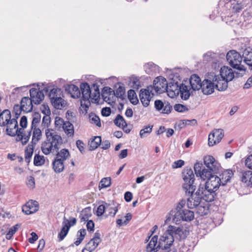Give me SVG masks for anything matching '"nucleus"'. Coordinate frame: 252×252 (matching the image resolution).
Segmentation results:
<instances>
[{
  "label": "nucleus",
  "mask_w": 252,
  "mask_h": 252,
  "mask_svg": "<svg viewBox=\"0 0 252 252\" xmlns=\"http://www.w3.org/2000/svg\"><path fill=\"white\" fill-rule=\"evenodd\" d=\"M185 162L184 160L179 159L174 162L172 164V167L173 168H177L181 167L184 165Z\"/></svg>",
  "instance_id": "61"
},
{
  "label": "nucleus",
  "mask_w": 252,
  "mask_h": 252,
  "mask_svg": "<svg viewBox=\"0 0 252 252\" xmlns=\"http://www.w3.org/2000/svg\"><path fill=\"white\" fill-rule=\"evenodd\" d=\"M227 4L230 3V9L233 12H239L244 7V4L241 2L236 0H226Z\"/></svg>",
  "instance_id": "28"
},
{
  "label": "nucleus",
  "mask_w": 252,
  "mask_h": 252,
  "mask_svg": "<svg viewBox=\"0 0 252 252\" xmlns=\"http://www.w3.org/2000/svg\"><path fill=\"white\" fill-rule=\"evenodd\" d=\"M53 106L57 109H62L66 105V102L61 97H59L57 99L51 102Z\"/></svg>",
  "instance_id": "39"
},
{
  "label": "nucleus",
  "mask_w": 252,
  "mask_h": 252,
  "mask_svg": "<svg viewBox=\"0 0 252 252\" xmlns=\"http://www.w3.org/2000/svg\"><path fill=\"white\" fill-rule=\"evenodd\" d=\"M33 152V147L32 146H28L25 152V161L27 163H29L31 158L32 156Z\"/></svg>",
  "instance_id": "49"
},
{
  "label": "nucleus",
  "mask_w": 252,
  "mask_h": 252,
  "mask_svg": "<svg viewBox=\"0 0 252 252\" xmlns=\"http://www.w3.org/2000/svg\"><path fill=\"white\" fill-rule=\"evenodd\" d=\"M204 163L205 167L200 162H196L194 164L195 174L204 180H207L204 185L216 191L221 185L220 177L216 175L219 171L220 164L211 156L204 158Z\"/></svg>",
  "instance_id": "1"
},
{
  "label": "nucleus",
  "mask_w": 252,
  "mask_h": 252,
  "mask_svg": "<svg viewBox=\"0 0 252 252\" xmlns=\"http://www.w3.org/2000/svg\"><path fill=\"white\" fill-rule=\"evenodd\" d=\"M189 84L191 89L193 91H196L201 89L202 83L201 82V79L198 76L193 74L190 78Z\"/></svg>",
  "instance_id": "26"
},
{
  "label": "nucleus",
  "mask_w": 252,
  "mask_h": 252,
  "mask_svg": "<svg viewBox=\"0 0 252 252\" xmlns=\"http://www.w3.org/2000/svg\"><path fill=\"white\" fill-rule=\"evenodd\" d=\"M92 216L91 207H87L84 209L80 215L81 221H88V219Z\"/></svg>",
  "instance_id": "43"
},
{
  "label": "nucleus",
  "mask_w": 252,
  "mask_h": 252,
  "mask_svg": "<svg viewBox=\"0 0 252 252\" xmlns=\"http://www.w3.org/2000/svg\"><path fill=\"white\" fill-rule=\"evenodd\" d=\"M227 80L221 76L215 74L214 82H215L216 88L219 91H223L225 90L228 87Z\"/></svg>",
  "instance_id": "20"
},
{
  "label": "nucleus",
  "mask_w": 252,
  "mask_h": 252,
  "mask_svg": "<svg viewBox=\"0 0 252 252\" xmlns=\"http://www.w3.org/2000/svg\"><path fill=\"white\" fill-rule=\"evenodd\" d=\"M158 239V236L157 235H155L152 238L146 247L148 252H156L158 251V248H159L158 245H157Z\"/></svg>",
  "instance_id": "32"
},
{
  "label": "nucleus",
  "mask_w": 252,
  "mask_h": 252,
  "mask_svg": "<svg viewBox=\"0 0 252 252\" xmlns=\"http://www.w3.org/2000/svg\"><path fill=\"white\" fill-rule=\"evenodd\" d=\"M27 184L30 188L33 189L35 185L34 178L32 176H30L28 178Z\"/></svg>",
  "instance_id": "62"
},
{
  "label": "nucleus",
  "mask_w": 252,
  "mask_h": 252,
  "mask_svg": "<svg viewBox=\"0 0 252 252\" xmlns=\"http://www.w3.org/2000/svg\"><path fill=\"white\" fill-rule=\"evenodd\" d=\"M217 54L212 52H208L203 55V62L205 63L212 62L215 63L216 60Z\"/></svg>",
  "instance_id": "41"
},
{
  "label": "nucleus",
  "mask_w": 252,
  "mask_h": 252,
  "mask_svg": "<svg viewBox=\"0 0 252 252\" xmlns=\"http://www.w3.org/2000/svg\"><path fill=\"white\" fill-rule=\"evenodd\" d=\"M167 230L168 232H169L173 237H176L180 239H185L188 233L186 230H184L183 228L171 225L168 226Z\"/></svg>",
  "instance_id": "14"
},
{
  "label": "nucleus",
  "mask_w": 252,
  "mask_h": 252,
  "mask_svg": "<svg viewBox=\"0 0 252 252\" xmlns=\"http://www.w3.org/2000/svg\"><path fill=\"white\" fill-rule=\"evenodd\" d=\"M242 59L244 58V62L248 65L251 64L249 63L252 60V48L247 47L243 52Z\"/></svg>",
  "instance_id": "38"
},
{
  "label": "nucleus",
  "mask_w": 252,
  "mask_h": 252,
  "mask_svg": "<svg viewBox=\"0 0 252 252\" xmlns=\"http://www.w3.org/2000/svg\"><path fill=\"white\" fill-rule=\"evenodd\" d=\"M101 143V138L100 136H95L93 138L91 139L89 141V145L90 150L91 151L96 149Z\"/></svg>",
  "instance_id": "37"
},
{
  "label": "nucleus",
  "mask_w": 252,
  "mask_h": 252,
  "mask_svg": "<svg viewBox=\"0 0 252 252\" xmlns=\"http://www.w3.org/2000/svg\"><path fill=\"white\" fill-rule=\"evenodd\" d=\"M70 154L67 149H63L59 151L52 162L54 170L56 173H60L64 169V161L68 158Z\"/></svg>",
  "instance_id": "6"
},
{
  "label": "nucleus",
  "mask_w": 252,
  "mask_h": 252,
  "mask_svg": "<svg viewBox=\"0 0 252 252\" xmlns=\"http://www.w3.org/2000/svg\"><path fill=\"white\" fill-rule=\"evenodd\" d=\"M217 196L216 191L208 188L204 185H200L195 193H192L187 199V205L189 208L193 209L200 203L202 200L206 202H212Z\"/></svg>",
  "instance_id": "2"
},
{
  "label": "nucleus",
  "mask_w": 252,
  "mask_h": 252,
  "mask_svg": "<svg viewBox=\"0 0 252 252\" xmlns=\"http://www.w3.org/2000/svg\"><path fill=\"white\" fill-rule=\"evenodd\" d=\"M45 135L47 140L54 146V148H57L59 150L58 146L63 143V140L61 136L52 129H47L45 130Z\"/></svg>",
  "instance_id": "10"
},
{
  "label": "nucleus",
  "mask_w": 252,
  "mask_h": 252,
  "mask_svg": "<svg viewBox=\"0 0 252 252\" xmlns=\"http://www.w3.org/2000/svg\"><path fill=\"white\" fill-rule=\"evenodd\" d=\"M245 165L249 169H252V154L248 156L246 158Z\"/></svg>",
  "instance_id": "60"
},
{
  "label": "nucleus",
  "mask_w": 252,
  "mask_h": 252,
  "mask_svg": "<svg viewBox=\"0 0 252 252\" xmlns=\"http://www.w3.org/2000/svg\"><path fill=\"white\" fill-rule=\"evenodd\" d=\"M168 83L166 80L162 77H157L153 82V91L158 94H162L167 90Z\"/></svg>",
  "instance_id": "12"
},
{
  "label": "nucleus",
  "mask_w": 252,
  "mask_h": 252,
  "mask_svg": "<svg viewBox=\"0 0 252 252\" xmlns=\"http://www.w3.org/2000/svg\"><path fill=\"white\" fill-rule=\"evenodd\" d=\"M115 92L108 87H105L102 90L101 95L103 100L110 103V101L113 102V99L114 97Z\"/></svg>",
  "instance_id": "23"
},
{
  "label": "nucleus",
  "mask_w": 252,
  "mask_h": 252,
  "mask_svg": "<svg viewBox=\"0 0 252 252\" xmlns=\"http://www.w3.org/2000/svg\"><path fill=\"white\" fill-rule=\"evenodd\" d=\"M170 214L173 216L172 221L176 224H179L181 220L191 221L194 218V212L192 211L182 208L180 203L177 206L175 211H172Z\"/></svg>",
  "instance_id": "4"
},
{
  "label": "nucleus",
  "mask_w": 252,
  "mask_h": 252,
  "mask_svg": "<svg viewBox=\"0 0 252 252\" xmlns=\"http://www.w3.org/2000/svg\"><path fill=\"white\" fill-rule=\"evenodd\" d=\"M17 135V141H21L23 145L26 144L29 140L31 135V130L24 131V129L20 128Z\"/></svg>",
  "instance_id": "22"
},
{
  "label": "nucleus",
  "mask_w": 252,
  "mask_h": 252,
  "mask_svg": "<svg viewBox=\"0 0 252 252\" xmlns=\"http://www.w3.org/2000/svg\"><path fill=\"white\" fill-rule=\"evenodd\" d=\"M234 73L231 68L223 66L221 67L219 75L221 76V78H224L227 81H231L235 76Z\"/></svg>",
  "instance_id": "21"
},
{
  "label": "nucleus",
  "mask_w": 252,
  "mask_h": 252,
  "mask_svg": "<svg viewBox=\"0 0 252 252\" xmlns=\"http://www.w3.org/2000/svg\"><path fill=\"white\" fill-rule=\"evenodd\" d=\"M5 126H7L6 131L7 134L11 136H15L18 132V125L15 119H12L8 122H6Z\"/></svg>",
  "instance_id": "18"
},
{
  "label": "nucleus",
  "mask_w": 252,
  "mask_h": 252,
  "mask_svg": "<svg viewBox=\"0 0 252 252\" xmlns=\"http://www.w3.org/2000/svg\"><path fill=\"white\" fill-rule=\"evenodd\" d=\"M111 112V109L109 107H104L101 110V114L103 116H109Z\"/></svg>",
  "instance_id": "63"
},
{
  "label": "nucleus",
  "mask_w": 252,
  "mask_h": 252,
  "mask_svg": "<svg viewBox=\"0 0 252 252\" xmlns=\"http://www.w3.org/2000/svg\"><path fill=\"white\" fill-rule=\"evenodd\" d=\"M65 123V122H64L62 118L58 117H56L55 120V125L56 127L59 128L62 127Z\"/></svg>",
  "instance_id": "57"
},
{
  "label": "nucleus",
  "mask_w": 252,
  "mask_h": 252,
  "mask_svg": "<svg viewBox=\"0 0 252 252\" xmlns=\"http://www.w3.org/2000/svg\"><path fill=\"white\" fill-rule=\"evenodd\" d=\"M62 128L68 137H72L74 135V126L69 121H66Z\"/></svg>",
  "instance_id": "36"
},
{
  "label": "nucleus",
  "mask_w": 252,
  "mask_h": 252,
  "mask_svg": "<svg viewBox=\"0 0 252 252\" xmlns=\"http://www.w3.org/2000/svg\"><path fill=\"white\" fill-rule=\"evenodd\" d=\"M11 120L10 111L8 109L4 110L0 114V126H5L6 122Z\"/></svg>",
  "instance_id": "34"
},
{
  "label": "nucleus",
  "mask_w": 252,
  "mask_h": 252,
  "mask_svg": "<svg viewBox=\"0 0 252 252\" xmlns=\"http://www.w3.org/2000/svg\"><path fill=\"white\" fill-rule=\"evenodd\" d=\"M65 90L73 98H79L81 96V92L78 87L73 84L67 85Z\"/></svg>",
  "instance_id": "25"
},
{
  "label": "nucleus",
  "mask_w": 252,
  "mask_h": 252,
  "mask_svg": "<svg viewBox=\"0 0 252 252\" xmlns=\"http://www.w3.org/2000/svg\"><path fill=\"white\" fill-rule=\"evenodd\" d=\"M80 88L82 94V99L81 100V105L82 107L89 108L91 104L90 99L97 101L99 98L100 93L97 85L93 84L92 89L93 88L94 92H92L91 89L87 83H81Z\"/></svg>",
  "instance_id": "3"
},
{
  "label": "nucleus",
  "mask_w": 252,
  "mask_h": 252,
  "mask_svg": "<svg viewBox=\"0 0 252 252\" xmlns=\"http://www.w3.org/2000/svg\"><path fill=\"white\" fill-rule=\"evenodd\" d=\"M226 60L229 65L233 68L240 71H245L244 66L241 65L242 57L235 50L228 51L226 56Z\"/></svg>",
  "instance_id": "7"
},
{
  "label": "nucleus",
  "mask_w": 252,
  "mask_h": 252,
  "mask_svg": "<svg viewBox=\"0 0 252 252\" xmlns=\"http://www.w3.org/2000/svg\"><path fill=\"white\" fill-rule=\"evenodd\" d=\"M214 72L209 73L207 78L202 82L201 89L204 94H210L214 92V89L216 88L215 83L214 82Z\"/></svg>",
  "instance_id": "8"
},
{
  "label": "nucleus",
  "mask_w": 252,
  "mask_h": 252,
  "mask_svg": "<svg viewBox=\"0 0 252 252\" xmlns=\"http://www.w3.org/2000/svg\"><path fill=\"white\" fill-rule=\"evenodd\" d=\"M252 175V171H247L246 172H244L242 176L241 177V181L242 182L245 183L246 185H247V183L250 180V178H251V176Z\"/></svg>",
  "instance_id": "54"
},
{
  "label": "nucleus",
  "mask_w": 252,
  "mask_h": 252,
  "mask_svg": "<svg viewBox=\"0 0 252 252\" xmlns=\"http://www.w3.org/2000/svg\"><path fill=\"white\" fill-rule=\"evenodd\" d=\"M196 208V213L200 216H204L208 214L209 212V204L206 203L205 204L200 203L195 207ZM195 208V207L194 208Z\"/></svg>",
  "instance_id": "40"
},
{
  "label": "nucleus",
  "mask_w": 252,
  "mask_h": 252,
  "mask_svg": "<svg viewBox=\"0 0 252 252\" xmlns=\"http://www.w3.org/2000/svg\"><path fill=\"white\" fill-rule=\"evenodd\" d=\"M153 127V126L152 125L144 126L140 131L139 135L140 137L143 138L149 135L152 131Z\"/></svg>",
  "instance_id": "44"
},
{
  "label": "nucleus",
  "mask_w": 252,
  "mask_h": 252,
  "mask_svg": "<svg viewBox=\"0 0 252 252\" xmlns=\"http://www.w3.org/2000/svg\"><path fill=\"white\" fill-rule=\"evenodd\" d=\"M129 85L131 88L138 90L141 87L140 82L139 79L134 76H132L129 79Z\"/></svg>",
  "instance_id": "46"
},
{
  "label": "nucleus",
  "mask_w": 252,
  "mask_h": 252,
  "mask_svg": "<svg viewBox=\"0 0 252 252\" xmlns=\"http://www.w3.org/2000/svg\"><path fill=\"white\" fill-rule=\"evenodd\" d=\"M125 92L124 87L119 86L116 89L114 95L116 96L117 97L121 98L124 94Z\"/></svg>",
  "instance_id": "56"
},
{
  "label": "nucleus",
  "mask_w": 252,
  "mask_h": 252,
  "mask_svg": "<svg viewBox=\"0 0 252 252\" xmlns=\"http://www.w3.org/2000/svg\"><path fill=\"white\" fill-rule=\"evenodd\" d=\"M182 177L184 181L183 189L186 195H190L196 188V186L193 185L194 175L192 170L190 168L185 169L182 172Z\"/></svg>",
  "instance_id": "5"
},
{
  "label": "nucleus",
  "mask_w": 252,
  "mask_h": 252,
  "mask_svg": "<svg viewBox=\"0 0 252 252\" xmlns=\"http://www.w3.org/2000/svg\"><path fill=\"white\" fill-rule=\"evenodd\" d=\"M38 210L37 202L31 200L28 202L22 207V211L26 215H30L36 212Z\"/></svg>",
  "instance_id": "19"
},
{
  "label": "nucleus",
  "mask_w": 252,
  "mask_h": 252,
  "mask_svg": "<svg viewBox=\"0 0 252 252\" xmlns=\"http://www.w3.org/2000/svg\"><path fill=\"white\" fill-rule=\"evenodd\" d=\"M111 185L110 178H103L99 182L98 188L99 189L109 187Z\"/></svg>",
  "instance_id": "51"
},
{
  "label": "nucleus",
  "mask_w": 252,
  "mask_h": 252,
  "mask_svg": "<svg viewBox=\"0 0 252 252\" xmlns=\"http://www.w3.org/2000/svg\"><path fill=\"white\" fill-rule=\"evenodd\" d=\"M32 99L28 97H23L21 101V109L24 112H30L32 109Z\"/></svg>",
  "instance_id": "27"
},
{
  "label": "nucleus",
  "mask_w": 252,
  "mask_h": 252,
  "mask_svg": "<svg viewBox=\"0 0 252 252\" xmlns=\"http://www.w3.org/2000/svg\"><path fill=\"white\" fill-rule=\"evenodd\" d=\"M31 132L32 131V143L36 144L42 137V132L41 130L37 127H33L30 129Z\"/></svg>",
  "instance_id": "35"
},
{
  "label": "nucleus",
  "mask_w": 252,
  "mask_h": 252,
  "mask_svg": "<svg viewBox=\"0 0 252 252\" xmlns=\"http://www.w3.org/2000/svg\"><path fill=\"white\" fill-rule=\"evenodd\" d=\"M50 110L49 109H47L45 112V115L42 118V126L44 127H48L50 124L51 118L50 117Z\"/></svg>",
  "instance_id": "45"
},
{
  "label": "nucleus",
  "mask_w": 252,
  "mask_h": 252,
  "mask_svg": "<svg viewBox=\"0 0 252 252\" xmlns=\"http://www.w3.org/2000/svg\"><path fill=\"white\" fill-rule=\"evenodd\" d=\"M114 123L117 126L119 127H122L124 126H126V123L124 120V118L122 116L119 114L118 115L115 120H114Z\"/></svg>",
  "instance_id": "47"
},
{
  "label": "nucleus",
  "mask_w": 252,
  "mask_h": 252,
  "mask_svg": "<svg viewBox=\"0 0 252 252\" xmlns=\"http://www.w3.org/2000/svg\"><path fill=\"white\" fill-rule=\"evenodd\" d=\"M128 98L133 104H136L138 102L136 93L134 91L130 90L127 92Z\"/></svg>",
  "instance_id": "50"
},
{
  "label": "nucleus",
  "mask_w": 252,
  "mask_h": 252,
  "mask_svg": "<svg viewBox=\"0 0 252 252\" xmlns=\"http://www.w3.org/2000/svg\"><path fill=\"white\" fill-rule=\"evenodd\" d=\"M68 223V219H66L64 217L63 218V227L61 231L58 234L59 241L61 242L64 238V237L67 234L69 230V227H67V224Z\"/></svg>",
  "instance_id": "30"
},
{
  "label": "nucleus",
  "mask_w": 252,
  "mask_h": 252,
  "mask_svg": "<svg viewBox=\"0 0 252 252\" xmlns=\"http://www.w3.org/2000/svg\"><path fill=\"white\" fill-rule=\"evenodd\" d=\"M90 119L92 124L96 125L98 127L101 126L100 120L97 116L94 114H92L90 115Z\"/></svg>",
  "instance_id": "55"
},
{
  "label": "nucleus",
  "mask_w": 252,
  "mask_h": 252,
  "mask_svg": "<svg viewBox=\"0 0 252 252\" xmlns=\"http://www.w3.org/2000/svg\"><path fill=\"white\" fill-rule=\"evenodd\" d=\"M45 159L43 156L36 154L34 157L33 163L36 166H40L44 164Z\"/></svg>",
  "instance_id": "52"
},
{
  "label": "nucleus",
  "mask_w": 252,
  "mask_h": 252,
  "mask_svg": "<svg viewBox=\"0 0 252 252\" xmlns=\"http://www.w3.org/2000/svg\"><path fill=\"white\" fill-rule=\"evenodd\" d=\"M233 175V173L230 169H227L223 171L222 173L220 175L219 177H220L221 185H225L228 182H229Z\"/></svg>",
  "instance_id": "31"
},
{
  "label": "nucleus",
  "mask_w": 252,
  "mask_h": 252,
  "mask_svg": "<svg viewBox=\"0 0 252 252\" xmlns=\"http://www.w3.org/2000/svg\"><path fill=\"white\" fill-rule=\"evenodd\" d=\"M155 107L157 110L161 111L163 114H169L172 110V106L168 102H162L160 100H156L155 101Z\"/></svg>",
  "instance_id": "17"
},
{
  "label": "nucleus",
  "mask_w": 252,
  "mask_h": 252,
  "mask_svg": "<svg viewBox=\"0 0 252 252\" xmlns=\"http://www.w3.org/2000/svg\"><path fill=\"white\" fill-rule=\"evenodd\" d=\"M154 95L153 92V87L152 86H148L147 89L141 90L139 94V97L141 103L145 107L149 105L151 98Z\"/></svg>",
  "instance_id": "11"
},
{
  "label": "nucleus",
  "mask_w": 252,
  "mask_h": 252,
  "mask_svg": "<svg viewBox=\"0 0 252 252\" xmlns=\"http://www.w3.org/2000/svg\"><path fill=\"white\" fill-rule=\"evenodd\" d=\"M105 211L108 213L109 215L114 217L118 212L119 204L112 201L109 203H105Z\"/></svg>",
  "instance_id": "29"
},
{
  "label": "nucleus",
  "mask_w": 252,
  "mask_h": 252,
  "mask_svg": "<svg viewBox=\"0 0 252 252\" xmlns=\"http://www.w3.org/2000/svg\"><path fill=\"white\" fill-rule=\"evenodd\" d=\"M174 108L175 111L179 112H183L188 110L186 106L181 104H176L174 105Z\"/></svg>",
  "instance_id": "58"
},
{
  "label": "nucleus",
  "mask_w": 252,
  "mask_h": 252,
  "mask_svg": "<svg viewBox=\"0 0 252 252\" xmlns=\"http://www.w3.org/2000/svg\"><path fill=\"white\" fill-rule=\"evenodd\" d=\"M180 96L182 99L187 100L189 98L191 92L189 86L185 84L182 83L180 84Z\"/></svg>",
  "instance_id": "33"
},
{
  "label": "nucleus",
  "mask_w": 252,
  "mask_h": 252,
  "mask_svg": "<svg viewBox=\"0 0 252 252\" xmlns=\"http://www.w3.org/2000/svg\"><path fill=\"white\" fill-rule=\"evenodd\" d=\"M20 125L23 128H24L27 127V118L26 116H24L22 117L20 120Z\"/></svg>",
  "instance_id": "64"
},
{
  "label": "nucleus",
  "mask_w": 252,
  "mask_h": 252,
  "mask_svg": "<svg viewBox=\"0 0 252 252\" xmlns=\"http://www.w3.org/2000/svg\"><path fill=\"white\" fill-rule=\"evenodd\" d=\"M41 150L45 155H49L50 153L57 152L59 150L57 148H54V146L46 139L41 145Z\"/></svg>",
  "instance_id": "24"
},
{
  "label": "nucleus",
  "mask_w": 252,
  "mask_h": 252,
  "mask_svg": "<svg viewBox=\"0 0 252 252\" xmlns=\"http://www.w3.org/2000/svg\"><path fill=\"white\" fill-rule=\"evenodd\" d=\"M99 243V242L91 239L86 245V249L87 250V251H89L90 252H92L96 249Z\"/></svg>",
  "instance_id": "48"
},
{
  "label": "nucleus",
  "mask_w": 252,
  "mask_h": 252,
  "mask_svg": "<svg viewBox=\"0 0 252 252\" xmlns=\"http://www.w3.org/2000/svg\"><path fill=\"white\" fill-rule=\"evenodd\" d=\"M173 236L167 229L162 236H160L158 246L162 250H168L172 245L174 242Z\"/></svg>",
  "instance_id": "9"
},
{
  "label": "nucleus",
  "mask_w": 252,
  "mask_h": 252,
  "mask_svg": "<svg viewBox=\"0 0 252 252\" xmlns=\"http://www.w3.org/2000/svg\"><path fill=\"white\" fill-rule=\"evenodd\" d=\"M41 120L40 114L38 113H34L33 115V118L31 128L37 127V125L40 122Z\"/></svg>",
  "instance_id": "53"
},
{
  "label": "nucleus",
  "mask_w": 252,
  "mask_h": 252,
  "mask_svg": "<svg viewBox=\"0 0 252 252\" xmlns=\"http://www.w3.org/2000/svg\"><path fill=\"white\" fill-rule=\"evenodd\" d=\"M224 136L223 130L222 129H215L208 136V145L213 146L219 143Z\"/></svg>",
  "instance_id": "13"
},
{
  "label": "nucleus",
  "mask_w": 252,
  "mask_h": 252,
  "mask_svg": "<svg viewBox=\"0 0 252 252\" xmlns=\"http://www.w3.org/2000/svg\"><path fill=\"white\" fill-rule=\"evenodd\" d=\"M166 91L168 95L171 98H174L179 95L180 93V85L177 82L171 81L168 83Z\"/></svg>",
  "instance_id": "16"
},
{
  "label": "nucleus",
  "mask_w": 252,
  "mask_h": 252,
  "mask_svg": "<svg viewBox=\"0 0 252 252\" xmlns=\"http://www.w3.org/2000/svg\"><path fill=\"white\" fill-rule=\"evenodd\" d=\"M31 99L34 104H39L44 99V95L39 89L32 88L30 91Z\"/></svg>",
  "instance_id": "15"
},
{
  "label": "nucleus",
  "mask_w": 252,
  "mask_h": 252,
  "mask_svg": "<svg viewBox=\"0 0 252 252\" xmlns=\"http://www.w3.org/2000/svg\"><path fill=\"white\" fill-rule=\"evenodd\" d=\"M62 92L61 90L59 88H53L50 90L49 93V97L51 100H52L57 99L59 97H61Z\"/></svg>",
  "instance_id": "42"
},
{
  "label": "nucleus",
  "mask_w": 252,
  "mask_h": 252,
  "mask_svg": "<svg viewBox=\"0 0 252 252\" xmlns=\"http://www.w3.org/2000/svg\"><path fill=\"white\" fill-rule=\"evenodd\" d=\"M105 204L99 205L97 208L96 215L97 216H102L105 211Z\"/></svg>",
  "instance_id": "59"
}]
</instances>
